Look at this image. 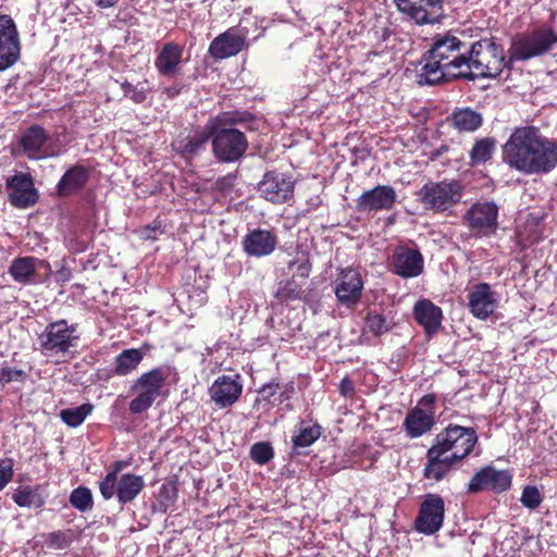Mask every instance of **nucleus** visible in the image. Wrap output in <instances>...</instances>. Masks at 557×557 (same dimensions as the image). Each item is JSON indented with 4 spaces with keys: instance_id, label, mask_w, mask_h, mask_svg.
I'll list each match as a JSON object with an SVG mask.
<instances>
[{
    "instance_id": "obj_1",
    "label": "nucleus",
    "mask_w": 557,
    "mask_h": 557,
    "mask_svg": "<svg viewBox=\"0 0 557 557\" xmlns=\"http://www.w3.org/2000/svg\"><path fill=\"white\" fill-rule=\"evenodd\" d=\"M504 160L527 174L547 173L557 165V144L533 126L519 127L504 146Z\"/></svg>"
},
{
    "instance_id": "obj_2",
    "label": "nucleus",
    "mask_w": 557,
    "mask_h": 557,
    "mask_svg": "<svg viewBox=\"0 0 557 557\" xmlns=\"http://www.w3.org/2000/svg\"><path fill=\"white\" fill-rule=\"evenodd\" d=\"M503 50L490 40H476L470 45V52L455 57V78L473 81L476 77H497L505 67Z\"/></svg>"
},
{
    "instance_id": "obj_3",
    "label": "nucleus",
    "mask_w": 557,
    "mask_h": 557,
    "mask_svg": "<svg viewBox=\"0 0 557 557\" xmlns=\"http://www.w3.org/2000/svg\"><path fill=\"white\" fill-rule=\"evenodd\" d=\"M453 37L447 34L434 44L417 73L419 85H435L449 81L453 75Z\"/></svg>"
},
{
    "instance_id": "obj_4",
    "label": "nucleus",
    "mask_w": 557,
    "mask_h": 557,
    "mask_svg": "<svg viewBox=\"0 0 557 557\" xmlns=\"http://www.w3.org/2000/svg\"><path fill=\"white\" fill-rule=\"evenodd\" d=\"M557 45L552 27H536L515 38L509 48L510 61H528L548 53Z\"/></svg>"
},
{
    "instance_id": "obj_5",
    "label": "nucleus",
    "mask_w": 557,
    "mask_h": 557,
    "mask_svg": "<svg viewBox=\"0 0 557 557\" xmlns=\"http://www.w3.org/2000/svg\"><path fill=\"white\" fill-rule=\"evenodd\" d=\"M78 338L75 324L59 320L48 324L38 336L39 350L46 357H64L77 347Z\"/></svg>"
},
{
    "instance_id": "obj_6",
    "label": "nucleus",
    "mask_w": 557,
    "mask_h": 557,
    "mask_svg": "<svg viewBox=\"0 0 557 557\" xmlns=\"http://www.w3.org/2000/svg\"><path fill=\"white\" fill-rule=\"evenodd\" d=\"M223 119L208 123L211 131L212 151L221 162H235L248 148L245 134L236 128L222 125Z\"/></svg>"
},
{
    "instance_id": "obj_7",
    "label": "nucleus",
    "mask_w": 557,
    "mask_h": 557,
    "mask_svg": "<svg viewBox=\"0 0 557 557\" xmlns=\"http://www.w3.org/2000/svg\"><path fill=\"white\" fill-rule=\"evenodd\" d=\"M166 373L161 368L143 373L131 386L135 398L129 404V411L139 414L148 410L161 393Z\"/></svg>"
},
{
    "instance_id": "obj_8",
    "label": "nucleus",
    "mask_w": 557,
    "mask_h": 557,
    "mask_svg": "<svg viewBox=\"0 0 557 557\" xmlns=\"http://www.w3.org/2000/svg\"><path fill=\"white\" fill-rule=\"evenodd\" d=\"M434 424V396L425 395L407 412L401 428L407 437L418 438L430 432Z\"/></svg>"
},
{
    "instance_id": "obj_9",
    "label": "nucleus",
    "mask_w": 557,
    "mask_h": 557,
    "mask_svg": "<svg viewBox=\"0 0 557 557\" xmlns=\"http://www.w3.org/2000/svg\"><path fill=\"white\" fill-rule=\"evenodd\" d=\"M453 431L450 424L445 429L446 436L441 440L437 435V444L428 450V465L424 468V476L440 481L453 468V441L448 438Z\"/></svg>"
},
{
    "instance_id": "obj_10",
    "label": "nucleus",
    "mask_w": 557,
    "mask_h": 557,
    "mask_svg": "<svg viewBox=\"0 0 557 557\" xmlns=\"http://www.w3.org/2000/svg\"><path fill=\"white\" fill-rule=\"evenodd\" d=\"M294 189L295 182L292 176L276 171L267 172L257 187L260 197L274 205L289 201L294 196Z\"/></svg>"
},
{
    "instance_id": "obj_11",
    "label": "nucleus",
    "mask_w": 557,
    "mask_h": 557,
    "mask_svg": "<svg viewBox=\"0 0 557 557\" xmlns=\"http://www.w3.org/2000/svg\"><path fill=\"white\" fill-rule=\"evenodd\" d=\"M49 138L45 128L39 125H32L22 134L20 146L29 159L35 160L57 157L63 153L64 150L49 143Z\"/></svg>"
},
{
    "instance_id": "obj_12",
    "label": "nucleus",
    "mask_w": 557,
    "mask_h": 557,
    "mask_svg": "<svg viewBox=\"0 0 557 557\" xmlns=\"http://www.w3.org/2000/svg\"><path fill=\"white\" fill-rule=\"evenodd\" d=\"M388 268L401 278H414L424 271V258L418 249L397 246L389 257Z\"/></svg>"
},
{
    "instance_id": "obj_13",
    "label": "nucleus",
    "mask_w": 557,
    "mask_h": 557,
    "mask_svg": "<svg viewBox=\"0 0 557 557\" xmlns=\"http://www.w3.org/2000/svg\"><path fill=\"white\" fill-rule=\"evenodd\" d=\"M20 52V36L14 21L9 15H0V71L15 64Z\"/></svg>"
},
{
    "instance_id": "obj_14",
    "label": "nucleus",
    "mask_w": 557,
    "mask_h": 557,
    "mask_svg": "<svg viewBox=\"0 0 557 557\" xmlns=\"http://www.w3.org/2000/svg\"><path fill=\"white\" fill-rule=\"evenodd\" d=\"M444 520V502L434 494L425 496L420 505L419 515L414 521L418 532L431 535L437 532Z\"/></svg>"
},
{
    "instance_id": "obj_15",
    "label": "nucleus",
    "mask_w": 557,
    "mask_h": 557,
    "mask_svg": "<svg viewBox=\"0 0 557 557\" xmlns=\"http://www.w3.org/2000/svg\"><path fill=\"white\" fill-rule=\"evenodd\" d=\"M400 12L408 15L417 24L438 23L443 16L440 0H395Z\"/></svg>"
},
{
    "instance_id": "obj_16",
    "label": "nucleus",
    "mask_w": 557,
    "mask_h": 557,
    "mask_svg": "<svg viewBox=\"0 0 557 557\" xmlns=\"http://www.w3.org/2000/svg\"><path fill=\"white\" fill-rule=\"evenodd\" d=\"M363 289V281L358 270L347 268L341 270L335 280V296L339 304L351 307L359 302Z\"/></svg>"
},
{
    "instance_id": "obj_17",
    "label": "nucleus",
    "mask_w": 557,
    "mask_h": 557,
    "mask_svg": "<svg viewBox=\"0 0 557 557\" xmlns=\"http://www.w3.org/2000/svg\"><path fill=\"white\" fill-rule=\"evenodd\" d=\"M247 34V29L228 28L211 41L209 54L214 59H227L238 54L246 47Z\"/></svg>"
},
{
    "instance_id": "obj_18",
    "label": "nucleus",
    "mask_w": 557,
    "mask_h": 557,
    "mask_svg": "<svg viewBox=\"0 0 557 557\" xmlns=\"http://www.w3.org/2000/svg\"><path fill=\"white\" fill-rule=\"evenodd\" d=\"M397 199L395 189L388 185H377L372 189L363 191L356 201L359 212L372 213L383 210H391Z\"/></svg>"
},
{
    "instance_id": "obj_19",
    "label": "nucleus",
    "mask_w": 557,
    "mask_h": 557,
    "mask_svg": "<svg viewBox=\"0 0 557 557\" xmlns=\"http://www.w3.org/2000/svg\"><path fill=\"white\" fill-rule=\"evenodd\" d=\"M511 480L512 475L509 471L487 466L472 476L468 490L472 493L483 490L502 493L510 487Z\"/></svg>"
},
{
    "instance_id": "obj_20",
    "label": "nucleus",
    "mask_w": 557,
    "mask_h": 557,
    "mask_svg": "<svg viewBox=\"0 0 557 557\" xmlns=\"http://www.w3.org/2000/svg\"><path fill=\"white\" fill-rule=\"evenodd\" d=\"M243 393L239 375H221L209 387V395L216 407L223 409L234 405Z\"/></svg>"
},
{
    "instance_id": "obj_21",
    "label": "nucleus",
    "mask_w": 557,
    "mask_h": 557,
    "mask_svg": "<svg viewBox=\"0 0 557 557\" xmlns=\"http://www.w3.org/2000/svg\"><path fill=\"white\" fill-rule=\"evenodd\" d=\"M470 312L480 320H486L498 308L499 299L485 283L475 285L468 295Z\"/></svg>"
},
{
    "instance_id": "obj_22",
    "label": "nucleus",
    "mask_w": 557,
    "mask_h": 557,
    "mask_svg": "<svg viewBox=\"0 0 557 557\" xmlns=\"http://www.w3.org/2000/svg\"><path fill=\"white\" fill-rule=\"evenodd\" d=\"M7 188L10 190V203L15 208L25 209L37 201L33 178L27 173H17L8 178Z\"/></svg>"
},
{
    "instance_id": "obj_23",
    "label": "nucleus",
    "mask_w": 557,
    "mask_h": 557,
    "mask_svg": "<svg viewBox=\"0 0 557 557\" xmlns=\"http://www.w3.org/2000/svg\"><path fill=\"white\" fill-rule=\"evenodd\" d=\"M418 196L426 209L444 211L453 203V183H428L418 191Z\"/></svg>"
},
{
    "instance_id": "obj_24",
    "label": "nucleus",
    "mask_w": 557,
    "mask_h": 557,
    "mask_svg": "<svg viewBox=\"0 0 557 557\" xmlns=\"http://www.w3.org/2000/svg\"><path fill=\"white\" fill-rule=\"evenodd\" d=\"M184 47L176 42H165L159 50L154 66L159 74L166 77H174L181 74Z\"/></svg>"
},
{
    "instance_id": "obj_25",
    "label": "nucleus",
    "mask_w": 557,
    "mask_h": 557,
    "mask_svg": "<svg viewBox=\"0 0 557 557\" xmlns=\"http://www.w3.org/2000/svg\"><path fill=\"white\" fill-rule=\"evenodd\" d=\"M38 267L50 269L48 262L35 257H17L11 262L8 273L16 283L32 285L37 283L36 270Z\"/></svg>"
},
{
    "instance_id": "obj_26",
    "label": "nucleus",
    "mask_w": 557,
    "mask_h": 557,
    "mask_svg": "<svg viewBox=\"0 0 557 557\" xmlns=\"http://www.w3.org/2000/svg\"><path fill=\"white\" fill-rule=\"evenodd\" d=\"M277 240L274 234L265 230H253L243 239L244 251L252 257H264L272 253Z\"/></svg>"
},
{
    "instance_id": "obj_27",
    "label": "nucleus",
    "mask_w": 557,
    "mask_h": 557,
    "mask_svg": "<svg viewBox=\"0 0 557 557\" xmlns=\"http://www.w3.org/2000/svg\"><path fill=\"white\" fill-rule=\"evenodd\" d=\"M211 137V131L208 124L202 131H196L185 137H181L173 143L174 150L185 159H191L205 151Z\"/></svg>"
},
{
    "instance_id": "obj_28",
    "label": "nucleus",
    "mask_w": 557,
    "mask_h": 557,
    "mask_svg": "<svg viewBox=\"0 0 557 557\" xmlns=\"http://www.w3.org/2000/svg\"><path fill=\"white\" fill-rule=\"evenodd\" d=\"M467 220L472 228L480 232H491L496 227L497 207L493 202L474 205L467 213Z\"/></svg>"
},
{
    "instance_id": "obj_29",
    "label": "nucleus",
    "mask_w": 557,
    "mask_h": 557,
    "mask_svg": "<svg viewBox=\"0 0 557 557\" xmlns=\"http://www.w3.org/2000/svg\"><path fill=\"white\" fill-rule=\"evenodd\" d=\"M88 178L89 172L85 166L74 165L63 174L57 184V191L60 196L76 194L86 185Z\"/></svg>"
},
{
    "instance_id": "obj_30",
    "label": "nucleus",
    "mask_w": 557,
    "mask_h": 557,
    "mask_svg": "<svg viewBox=\"0 0 557 557\" xmlns=\"http://www.w3.org/2000/svg\"><path fill=\"white\" fill-rule=\"evenodd\" d=\"M414 318L421 324L426 333L431 334L437 331L441 325L442 310L430 300L423 299L414 306Z\"/></svg>"
},
{
    "instance_id": "obj_31",
    "label": "nucleus",
    "mask_w": 557,
    "mask_h": 557,
    "mask_svg": "<svg viewBox=\"0 0 557 557\" xmlns=\"http://www.w3.org/2000/svg\"><path fill=\"white\" fill-rule=\"evenodd\" d=\"M145 486L141 475L125 473L119 479L116 485V497L119 503L127 504L134 500Z\"/></svg>"
},
{
    "instance_id": "obj_32",
    "label": "nucleus",
    "mask_w": 557,
    "mask_h": 557,
    "mask_svg": "<svg viewBox=\"0 0 557 557\" xmlns=\"http://www.w3.org/2000/svg\"><path fill=\"white\" fill-rule=\"evenodd\" d=\"M144 358V354L139 349L129 348L123 350L115 357L114 368L108 373L107 377L113 375L126 376L134 372Z\"/></svg>"
},
{
    "instance_id": "obj_33",
    "label": "nucleus",
    "mask_w": 557,
    "mask_h": 557,
    "mask_svg": "<svg viewBox=\"0 0 557 557\" xmlns=\"http://www.w3.org/2000/svg\"><path fill=\"white\" fill-rule=\"evenodd\" d=\"M478 444L476 431L455 424V463L469 456Z\"/></svg>"
},
{
    "instance_id": "obj_34",
    "label": "nucleus",
    "mask_w": 557,
    "mask_h": 557,
    "mask_svg": "<svg viewBox=\"0 0 557 557\" xmlns=\"http://www.w3.org/2000/svg\"><path fill=\"white\" fill-rule=\"evenodd\" d=\"M321 435V426L317 423H299L298 433L293 436V448L298 450L311 446Z\"/></svg>"
},
{
    "instance_id": "obj_35",
    "label": "nucleus",
    "mask_w": 557,
    "mask_h": 557,
    "mask_svg": "<svg viewBox=\"0 0 557 557\" xmlns=\"http://www.w3.org/2000/svg\"><path fill=\"white\" fill-rule=\"evenodd\" d=\"M37 543L50 550H61L71 545L72 536L70 531L59 530L41 534Z\"/></svg>"
},
{
    "instance_id": "obj_36",
    "label": "nucleus",
    "mask_w": 557,
    "mask_h": 557,
    "mask_svg": "<svg viewBox=\"0 0 557 557\" xmlns=\"http://www.w3.org/2000/svg\"><path fill=\"white\" fill-rule=\"evenodd\" d=\"M94 406L91 404H83L75 408H66L61 410V420L71 428L81 425L88 414L91 413Z\"/></svg>"
},
{
    "instance_id": "obj_37",
    "label": "nucleus",
    "mask_w": 557,
    "mask_h": 557,
    "mask_svg": "<svg viewBox=\"0 0 557 557\" xmlns=\"http://www.w3.org/2000/svg\"><path fill=\"white\" fill-rule=\"evenodd\" d=\"M482 124V117L479 113L470 109L455 111V127L460 131L473 132Z\"/></svg>"
},
{
    "instance_id": "obj_38",
    "label": "nucleus",
    "mask_w": 557,
    "mask_h": 557,
    "mask_svg": "<svg viewBox=\"0 0 557 557\" xmlns=\"http://www.w3.org/2000/svg\"><path fill=\"white\" fill-rule=\"evenodd\" d=\"M13 500L20 507L39 508V507H41L45 504L44 498L37 492V490L28 487V486L27 487H23V488H18L13 494Z\"/></svg>"
},
{
    "instance_id": "obj_39",
    "label": "nucleus",
    "mask_w": 557,
    "mask_h": 557,
    "mask_svg": "<svg viewBox=\"0 0 557 557\" xmlns=\"http://www.w3.org/2000/svg\"><path fill=\"white\" fill-rule=\"evenodd\" d=\"M70 504L78 511L85 512L92 508V494L89 488L79 486L72 491Z\"/></svg>"
},
{
    "instance_id": "obj_40",
    "label": "nucleus",
    "mask_w": 557,
    "mask_h": 557,
    "mask_svg": "<svg viewBox=\"0 0 557 557\" xmlns=\"http://www.w3.org/2000/svg\"><path fill=\"white\" fill-rule=\"evenodd\" d=\"M364 326L368 330V332L372 333L375 336L382 335L389 331V324L386 320V318L376 312H369Z\"/></svg>"
},
{
    "instance_id": "obj_41",
    "label": "nucleus",
    "mask_w": 557,
    "mask_h": 557,
    "mask_svg": "<svg viewBox=\"0 0 557 557\" xmlns=\"http://www.w3.org/2000/svg\"><path fill=\"white\" fill-rule=\"evenodd\" d=\"M250 457L256 463L263 466L273 459V447L269 442H258L251 446Z\"/></svg>"
},
{
    "instance_id": "obj_42",
    "label": "nucleus",
    "mask_w": 557,
    "mask_h": 557,
    "mask_svg": "<svg viewBox=\"0 0 557 557\" xmlns=\"http://www.w3.org/2000/svg\"><path fill=\"white\" fill-rule=\"evenodd\" d=\"M493 148V141L490 139L479 140L470 152L472 163H484L491 157Z\"/></svg>"
},
{
    "instance_id": "obj_43",
    "label": "nucleus",
    "mask_w": 557,
    "mask_h": 557,
    "mask_svg": "<svg viewBox=\"0 0 557 557\" xmlns=\"http://www.w3.org/2000/svg\"><path fill=\"white\" fill-rule=\"evenodd\" d=\"M520 502L525 508L535 510L542 504L543 495L536 486L528 485L522 491Z\"/></svg>"
},
{
    "instance_id": "obj_44",
    "label": "nucleus",
    "mask_w": 557,
    "mask_h": 557,
    "mask_svg": "<svg viewBox=\"0 0 557 557\" xmlns=\"http://www.w3.org/2000/svg\"><path fill=\"white\" fill-rule=\"evenodd\" d=\"M27 379V373L21 369L11 367L0 368V385L3 387L8 383L24 382Z\"/></svg>"
},
{
    "instance_id": "obj_45",
    "label": "nucleus",
    "mask_w": 557,
    "mask_h": 557,
    "mask_svg": "<svg viewBox=\"0 0 557 557\" xmlns=\"http://www.w3.org/2000/svg\"><path fill=\"white\" fill-rule=\"evenodd\" d=\"M164 232L165 226L163 222L159 219H156L151 224H148L139 230V237L144 240H156Z\"/></svg>"
},
{
    "instance_id": "obj_46",
    "label": "nucleus",
    "mask_w": 557,
    "mask_h": 557,
    "mask_svg": "<svg viewBox=\"0 0 557 557\" xmlns=\"http://www.w3.org/2000/svg\"><path fill=\"white\" fill-rule=\"evenodd\" d=\"M119 479L113 478V474H107L99 483L100 494L104 499H111L116 494V485Z\"/></svg>"
},
{
    "instance_id": "obj_47",
    "label": "nucleus",
    "mask_w": 557,
    "mask_h": 557,
    "mask_svg": "<svg viewBox=\"0 0 557 557\" xmlns=\"http://www.w3.org/2000/svg\"><path fill=\"white\" fill-rule=\"evenodd\" d=\"M122 90L124 95L131 98L136 103H141L146 100V90L144 86H134L131 83H123Z\"/></svg>"
},
{
    "instance_id": "obj_48",
    "label": "nucleus",
    "mask_w": 557,
    "mask_h": 557,
    "mask_svg": "<svg viewBox=\"0 0 557 557\" xmlns=\"http://www.w3.org/2000/svg\"><path fill=\"white\" fill-rule=\"evenodd\" d=\"M294 276L307 278L311 272V263L307 260H297L289 263V269H294Z\"/></svg>"
},
{
    "instance_id": "obj_49",
    "label": "nucleus",
    "mask_w": 557,
    "mask_h": 557,
    "mask_svg": "<svg viewBox=\"0 0 557 557\" xmlns=\"http://www.w3.org/2000/svg\"><path fill=\"white\" fill-rule=\"evenodd\" d=\"M13 468L11 460H2L0 462V491L11 481Z\"/></svg>"
},
{
    "instance_id": "obj_50",
    "label": "nucleus",
    "mask_w": 557,
    "mask_h": 557,
    "mask_svg": "<svg viewBox=\"0 0 557 557\" xmlns=\"http://www.w3.org/2000/svg\"><path fill=\"white\" fill-rule=\"evenodd\" d=\"M127 466V461L116 460L110 465L109 472L107 474H113V478L117 479V474Z\"/></svg>"
},
{
    "instance_id": "obj_51",
    "label": "nucleus",
    "mask_w": 557,
    "mask_h": 557,
    "mask_svg": "<svg viewBox=\"0 0 557 557\" xmlns=\"http://www.w3.org/2000/svg\"><path fill=\"white\" fill-rule=\"evenodd\" d=\"M321 205H322V199L320 198V196H313L310 199H308V201H307L308 208H307L306 212L313 211V210L318 209Z\"/></svg>"
},
{
    "instance_id": "obj_52",
    "label": "nucleus",
    "mask_w": 557,
    "mask_h": 557,
    "mask_svg": "<svg viewBox=\"0 0 557 557\" xmlns=\"http://www.w3.org/2000/svg\"><path fill=\"white\" fill-rule=\"evenodd\" d=\"M341 393L344 395V396H348V395H351L352 392H354V387H352V384L350 383V381L348 380H343L341 382Z\"/></svg>"
},
{
    "instance_id": "obj_53",
    "label": "nucleus",
    "mask_w": 557,
    "mask_h": 557,
    "mask_svg": "<svg viewBox=\"0 0 557 557\" xmlns=\"http://www.w3.org/2000/svg\"><path fill=\"white\" fill-rule=\"evenodd\" d=\"M119 0H94L97 7L108 9L113 7Z\"/></svg>"
},
{
    "instance_id": "obj_54",
    "label": "nucleus",
    "mask_w": 557,
    "mask_h": 557,
    "mask_svg": "<svg viewBox=\"0 0 557 557\" xmlns=\"http://www.w3.org/2000/svg\"><path fill=\"white\" fill-rule=\"evenodd\" d=\"M277 386H278L277 384H267L262 387V393H267V396L270 397V396L274 395Z\"/></svg>"
},
{
    "instance_id": "obj_55",
    "label": "nucleus",
    "mask_w": 557,
    "mask_h": 557,
    "mask_svg": "<svg viewBox=\"0 0 557 557\" xmlns=\"http://www.w3.org/2000/svg\"><path fill=\"white\" fill-rule=\"evenodd\" d=\"M58 281H67L70 277V272L67 270H62L58 273Z\"/></svg>"
},
{
    "instance_id": "obj_56",
    "label": "nucleus",
    "mask_w": 557,
    "mask_h": 557,
    "mask_svg": "<svg viewBox=\"0 0 557 557\" xmlns=\"http://www.w3.org/2000/svg\"><path fill=\"white\" fill-rule=\"evenodd\" d=\"M461 46H463V44H461V42H460V41L455 37V44H454L455 51H460Z\"/></svg>"
}]
</instances>
